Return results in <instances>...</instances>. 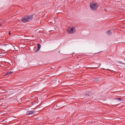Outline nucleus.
I'll list each match as a JSON object with an SVG mask.
<instances>
[{
	"label": "nucleus",
	"mask_w": 125,
	"mask_h": 125,
	"mask_svg": "<svg viewBox=\"0 0 125 125\" xmlns=\"http://www.w3.org/2000/svg\"><path fill=\"white\" fill-rule=\"evenodd\" d=\"M33 17V15H30L28 16L26 15L22 18L21 21L23 23L29 22L32 19Z\"/></svg>",
	"instance_id": "obj_1"
},
{
	"label": "nucleus",
	"mask_w": 125,
	"mask_h": 125,
	"mask_svg": "<svg viewBox=\"0 0 125 125\" xmlns=\"http://www.w3.org/2000/svg\"><path fill=\"white\" fill-rule=\"evenodd\" d=\"M98 7V5L96 2H92L90 3V7L91 9L93 10H96Z\"/></svg>",
	"instance_id": "obj_2"
},
{
	"label": "nucleus",
	"mask_w": 125,
	"mask_h": 125,
	"mask_svg": "<svg viewBox=\"0 0 125 125\" xmlns=\"http://www.w3.org/2000/svg\"><path fill=\"white\" fill-rule=\"evenodd\" d=\"M75 29L73 28H70L68 30V32L70 34L74 33L75 31Z\"/></svg>",
	"instance_id": "obj_3"
},
{
	"label": "nucleus",
	"mask_w": 125,
	"mask_h": 125,
	"mask_svg": "<svg viewBox=\"0 0 125 125\" xmlns=\"http://www.w3.org/2000/svg\"><path fill=\"white\" fill-rule=\"evenodd\" d=\"M34 114V111H28L26 112V114L27 115H32Z\"/></svg>",
	"instance_id": "obj_4"
},
{
	"label": "nucleus",
	"mask_w": 125,
	"mask_h": 125,
	"mask_svg": "<svg viewBox=\"0 0 125 125\" xmlns=\"http://www.w3.org/2000/svg\"><path fill=\"white\" fill-rule=\"evenodd\" d=\"M37 48L36 51V52H37L39 51L41 47V45L40 44L37 43Z\"/></svg>",
	"instance_id": "obj_5"
},
{
	"label": "nucleus",
	"mask_w": 125,
	"mask_h": 125,
	"mask_svg": "<svg viewBox=\"0 0 125 125\" xmlns=\"http://www.w3.org/2000/svg\"><path fill=\"white\" fill-rule=\"evenodd\" d=\"M13 73V72H11V71H8V72L7 73H5V75H7L11 74V73Z\"/></svg>",
	"instance_id": "obj_6"
},
{
	"label": "nucleus",
	"mask_w": 125,
	"mask_h": 125,
	"mask_svg": "<svg viewBox=\"0 0 125 125\" xmlns=\"http://www.w3.org/2000/svg\"><path fill=\"white\" fill-rule=\"evenodd\" d=\"M107 32L109 35H111L112 34V32L110 30L107 31Z\"/></svg>",
	"instance_id": "obj_7"
},
{
	"label": "nucleus",
	"mask_w": 125,
	"mask_h": 125,
	"mask_svg": "<svg viewBox=\"0 0 125 125\" xmlns=\"http://www.w3.org/2000/svg\"><path fill=\"white\" fill-rule=\"evenodd\" d=\"M116 99L118 101H122V99L121 98H116Z\"/></svg>",
	"instance_id": "obj_8"
},
{
	"label": "nucleus",
	"mask_w": 125,
	"mask_h": 125,
	"mask_svg": "<svg viewBox=\"0 0 125 125\" xmlns=\"http://www.w3.org/2000/svg\"><path fill=\"white\" fill-rule=\"evenodd\" d=\"M89 96V94H86L84 95V97H85V98H86L88 96Z\"/></svg>",
	"instance_id": "obj_9"
},
{
	"label": "nucleus",
	"mask_w": 125,
	"mask_h": 125,
	"mask_svg": "<svg viewBox=\"0 0 125 125\" xmlns=\"http://www.w3.org/2000/svg\"><path fill=\"white\" fill-rule=\"evenodd\" d=\"M119 63H120V64H124L125 65V63H124L123 62H122L121 61H119L118 62Z\"/></svg>",
	"instance_id": "obj_10"
},
{
	"label": "nucleus",
	"mask_w": 125,
	"mask_h": 125,
	"mask_svg": "<svg viewBox=\"0 0 125 125\" xmlns=\"http://www.w3.org/2000/svg\"><path fill=\"white\" fill-rule=\"evenodd\" d=\"M8 44H2V45L3 46H6Z\"/></svg>",
	"instance_id": "obj_11"
},
{
	"label": "nucleus",
	"mask_w": 125,
	"mask_h": 125,
	"mask_svg": "<svg viewBox=\"0 0 125 125\" xmlns=\"http://www.w3.org/2000/svg\"><path fill=\"white\" fill-rule=\"evenodd\" d=\"M9 35H10V31H9Z\"/></svg>",
	"instance_id": "obj_12"
},
{
	"label": "nucleus",
	"mask_w": 125,
	"mask_h": 125,
	"mask_svg": "<svg viewBox=\"0 0 125 125\" xmlns=\"http://www.w3.org/2000/svg\"><path fill=\"white\" fill-rule=\"evenodd\" d=\"M1 26L2 25L1 24H0V26Z\"/></svg>",
	"instance_id": "obj_13"
}]
</instances>
